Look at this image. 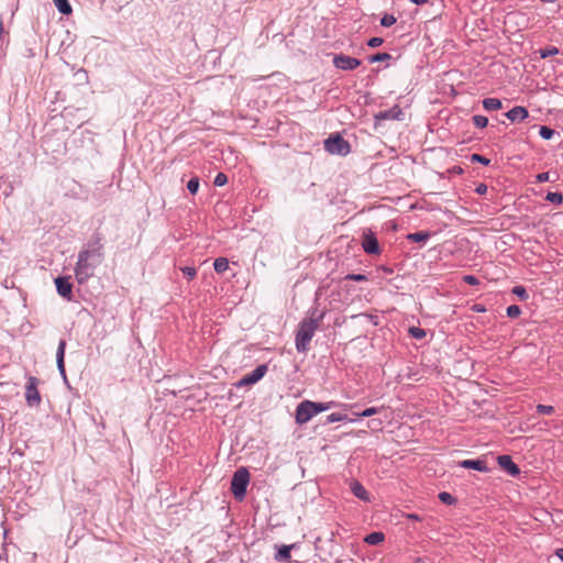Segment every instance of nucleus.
<instances>
[{
  "label": "nucleus",
  "instance_id": "nucleus-1",
  "mask_svg": "<svg viewBox=\"0 0 563 563\" xmlns=\"http://www.w3.org/2000/svg\"><path fill=\"white\" fill-rule=\"evenodd\" d=\"M324 316V310L319 311L317 308H312L308 311V317L299 322L295 338L296 349L299 353H306L309 350V344Z\"/></svg>",
  "mask_w": 563,
  "mask_h": 563
},
{
  "label": "nucleus",
  "instance_id": "nucleus-2",
  "mask_svg": "<svg viewBox=\"0 0 563 563\" xmlns=\"http://www.w3.org/2000/svg\"><path fill=\"white\" fill-rule=\"evenodd\" d=\"M103 256L92 253L87 249H82L78 254L75 266V277L78 284L82 285L93 276L95 269L102 263Z\"/></svg>",
  "mask_w": 563,
  "mask_h": 563
},
{
  "label": "nucleus",
  "instance_id": "nucleus-3",
  "mask_svg": "<svg viewBox=\"0 0 563 563\" xmlns=\"http://www.w3.org/2000/svg\"><path fill=\"white\" fill-rule=\"evenodd\" d=\"M250 484V472L246 467H239L231 481V492L235 499L243 500L247 490V486Z\"/></svg>",
  "mask_w": 563,
  "mask_h": 563
},
{
  "label": "nucleus",
  "instance_id": "nucleus-4",
  "mask_svg": "<svg viewBox=\"0 0 563 563\" xmlns=\"http://www.w3.org/2000/svg\"><path fill=\"white\" fill-rule=\"evenodd\" d=\"M324 150L332 155L346 156L351 152V144L340 134H334L324 141Z\"/></svg>",
  "mask_w": 563,
  "mask_h": 563
},
{
  "label": "nucleus",
  "instance_id": "nucleus-5",
  "mask_svg": "<svg viewBox=\"0 0 563 563\" xmlns=\"http://www.w3.org/2000/svg\"><path fill=\"white\" fill-rule=\"evenodd\" d=\"M40 379L35 376H27L25 385V402L31 408H38L42 397L38 390Z\"/></svg>",
  "mask_w": 563,
  "mask_h": 563
},
{
  "label": "nucleus",
  "instance_id": "nucleus-6",
  "mask_svg": "<svg viewBox=\"0 0 563 563\" xmlns=\"http://www.w3.org/2000/svg\"><path fill=\"white\" fill-rule=\"evenodd\" d=\"M268 366L267 364H261L251 373L244 375L241 379L234 383L236 388H242L245 386H251L260 382L267 373Z\"/></svg>",
  "mask_w": 563,
  "mask_h": 563
},
{
  "label": "nucleus",
  "instance_id": "nucleus-7",
  "mask_svg": "<svg viewBox=\"0 0 563 563\" xmlns=\"http://www.w3.org/2000/svg\"><path fill=\"white\" fill-rule=\"evenodd\" d=\"M332 62L334 67L341 70H354L362 64V62L358 58L351 57L344 54L334 55Z\"/></svg>",
  "mask_w": 563,
  "mask_h": 563
},
{
  "label": "nucleus",
  "instance_id": "nucleus-8",
  "mask_svg": "<svg viewBox=\"0 0 563 563\" xmlns=\"http://www.w3.org/2000/svg\"><path fill=\"white\" fill-rule=\"evenodd\" d=\"M310 406L311 400H303L297 406L295 420L298 424H305L316 416V411Z\"/></svg>",
  "mask_w": 563,
  "mask_h": 563
},
{
  "label": "nucleus",
  "instance_id": "nucleus-9",
  "mask_svg": "<svg viewBox=\"0 0 563 563\" xmlns=\"http://www.w3.org/2000/svg\"><path fill=\"white\" fill-rule=\"evenodd\" d=\"M55 286L57 294L67 299L71 300L73 298V284L70 283L69 276H58L55 278Z\"/></svg>",
  "mask_w": 563,
  "mask_h": 563
},
{
  "label": "nucleus",
  "instance_id": "nucleus-10",
  "mask_svg": "<svg viewBox=\"0 0 563 563\" xmlns=\"http://www.w3.org/2000/svg\"><path fill=\"white\" fill-rule=\"evenodd\" d=\"M362 247L365 253L367 254H379V243L376 239L375 234L372 231L364 232L363 241H362Z\"/></svg>",
  "mask_w": 563,
  "mask_h": 563
},
{
  "label": "nucleus",
  "instance_id": "nucleus-11",
  "mask_svg": "<svg viewBox=\"0 0 563 563\" xmlns=\"http://www.w3.org/2000/svg\"><path fill=\"white\" fill-rule=\"evenodd\" d=\"M499 466L510 476L517 477L520 474L519 466L512 461L510 455L503 454L497 457Z\"/></svg>",
  "mask_w": 563,
  "mask_h": 563
},
{
  "label": "nucleus",
  "instance_id": "nucleus-12",
  "mask_svg": "<svg viewBox=\"0 0 563 563\" xmlns=\"http://www.w3.org/2000/svg\"><path fill=\"white\" fill-rule=\"evenodd\" d=\"M402 114L401 108L396 104L388 110L379 111L374 115V119L376 123L384 120H401Z\"/></svg>",
  "mask_w": 563,
  "mask_h": 563
},
{
  "label": "nucleus",
  "instance_id": "nucleus-13",
  "mask_svg": "<svg viewBox=\"0 0 563 563\" xmlns=\"http://www.w3.org/2000/svg\"><path fill=\"white\" fill-rule=\"evenodd\" d=\"M103 236L100 232H95L84 249H87L91 251L95 254H98L100 256L104 257L103 253V243H102Z\"/></svg>",
  "mask_w": 563,
  "mask_h": 563
},
{
  "label": "nucleus",
  "instance_id": "nucleus-14",
  "mask_svg": "<svg viewBox=\"0 0 563 563\" xmlns=\"http://www.w3.org/2000/svg\"><path fill=\"white\" fill-rule=\"evenodd\" d=\"M65 350H66V340H59L57 351H56V364L60 376L66 380V369H65Z\"/></svg>",
  "mask_w": 563,
  "mask_h": 563
},
{
  "label": "nucleus",
  "instance_id": "nucleus-15",
  "mask_svg": "<svg viewBox=\"0 0 563 563\" xmlns=\"http://www.w3.org/2000/svg\"><path fill=\"white\" fill-rule=\"evenodd\" d=\"M459 466L463 467V468L475 470V471L483 472V473L488 472V466H487L486 461L481 460V459L463 460V461L459 462Z\"/></svg>",
  "mask_w": 563,
  "mask_h": 563
},
{
  "label": "nucleus",
  "instance_id": "nucleus-16",
  "mask_svg": "<svg viewBox=\"0 0 563 563\" xmlns=\"http://www.w3.org/2000/svg\"><path fill=\"white\" fill-rule=\"evenodd\" d=\"M506 118L511 122H521L528 118L529 112L522 106H516L505 113Z\"/></svg>",
  "mask_w": 563,
  "mask_h": 563
},
{
  "label": "nucleus",
  "instance_id": "nucleus-17",
  "mask_svg": "<svg viewBox=\"0 0 563 563\" xmlns=\"http://www.w3.org/2000/svg\"><path fill=\"white\" fill-rule=\"evenodd\" d=\"M350 489L352 494L357 497L358 499L363 501H371V495L366 490V488L358 482V481H352L350 483Z\"/></svg>",
  "mask_w": 563,
  "mask_h": 563
},
{
  "label": "nucleus",
  "instance_id": "nucleus-18",
  "mask_svg": "<svg viewBox=\"0 0 563 563\" xmlns=\"http://www.w3.org/2000/svg\"><path fill=\"white\" fill-rule=\"evenodd\" d=\"M296 547V544H289V545H282L277 553L275 554V560L277 562H285L290 559V552Z\"/></svg>",
  "mask_w": 563,
  "mask_h": 563
},
{
  "label": "nucleus",
  "instance_id": "nucleus-19",
  "mask_svg": "<svg viewBox=\"0 0 563 563\" xmlns=\"http://www.w3.org/2000/svg\"><path fill=\"white\" fill-rule=\"evenodd\" d=\"M431 236L429 231H418L413 233H409L406 238L408 241L416 243H426Z\"/></svg>",
  "mask_w": 563,
  "mask_h": 563
},
{
  "label": "nucleus",
  "instance_id": "nucleus-20",
  "mask_svg": "<svg viewBox=\"0 0 563 563\" xmlns=\"http://www.w3.org/2000/svg\"><path fill=\"white\" fill-rule=\"evenodd\" d=\"M482 103L483 108L487 111H495L503 107V103L498 98H485Z\"/></svg>",
  "mask_w": 563,
  "mask_h": 563
},
{
  "label": "nucleus",
  "instance_id": "nucleus-21",
  "mask_svg": "<svg viewBox=\"0 0 563 563\" xmlns=\"http://www.w3.org/2000/svg\"><path fill=\"white\" fill-rule=\"evenodd\" d=\"M336 406V402L335 401H328V402H314V401H311V408L313 411H316V415L320 413V412H323V411H327L333 407Z\"/></svg>",
  "mask_w": 563,
  "mask_h": 563
},
{
  "label": "nucleus",
  "instance_id": "nucleus-22",
  "mask_svg": "<svg viewBox=\"0 0 563 563\" xmlns=\"http://www.w3.org/2000/svg\"><path fill=\"white\" fill-rule=\"evenodd\" d=\"M216 273L223 274L229 268V261L225 257H218L213 262Z\"/></svg>",
  "mask_w": 563,
  "mask_h": 563
},
{
  "label": "nucleus",
  "instance_id": "nucleus-23",
  "mask_svg": "<svg viewBox=\"0 0 563 563\" xmlns=\"http://www.w3.org/2000/svg\"><path fill=\"white\" fill-rule=\"evenodd\" d=\"M384 538L385 537H384L383 532L375 531V532L367 534L365 537L364 541L368 544L377 545L384 541Z\"/></svg>",
  "mask_w": 563,
  "mask_h": 563
},
{
  "label": "nucleus",
  "instance_id": "nucleus-24",
  "mask_svg": "<svg viewBox=\"0 0 563 563\" xmlns=\"http://www.w3.org/2000/svg\"><path fill=\"white\" fill-rule=\"evenodd\" d=\"M55 7L62 14H70L73 9L68 0H53Z\"/></svg>",
  "mask_w": 563,
  "mask_h": 563
},
{
  "label": "nucleus",
  "instance_id": "nucleus-25",
  "mask_svg": "<svg viewBox=\"0 0 563 563\" xmlns=\"http://www.w3.org/2000/svg\"><path fill=\"white\" fill-rule=\"evenodd\" d=\"M340 421L354 422L355 419H349L346 415H343L340 412H333V413L329 415L325 419V423H333V422H340Z\"/></svg>",
  "mask_w": 563,
  "mask_h": 563
},
{
  "label": "nucleus",
  "instance_id": "nucleus-26",
  "mask_svg": "<svg viewBox=\"0 0 563 563\" xmlns=\"http://www.w3.org/2000/svg\"><path fill=\"white\" fill-rule=\"evenodd\" d=\"M559 48L556 46H545L544 48L539 49V55L542 59L548 58L550 56H554L559 54Z\"/></svg>",
  "mask_w": 563,
  "mask_h": 563
},
{
  "label": "nucleus",
  "instance_id": "nucleus-27",
  "mask_svg": "<svg viewBox=\"0 0 563 563\" xmlns=\"http://www.w3.org/2000/svg\"><path fill=\"white\" fill-rule=\"evenodd\" d=\"M393 57L389 53H376L368 57L369 63H379L390 60Z\"/></svg>",
  "mask_w": 563,
  "mask_h": 563
},
{
  "label": "nucleus",
  "instance_id": "nucleus-28",
  "mask_svg": "<svg viewBox=\"0 0 563 563\" xmlns=\"http://www.w3.org/2000/svg\"><path fill=\"white\" fill-rule=\"evenodd\" d=\"M409 334L413 338V339H417V340H422L426 338L427 335V332L424 329L422 328H418V327H410L409 330H408Z\"/></svg>",
  "mask_w": 563,
  "mask_h": 563
},
{
  "label": "nucleus",
  "instance_id": "nucleus-29",
  "mask_svg": "<svg viewBox=\"0 0 563 563\" xmlns=\"http://www.w3.org/2000/svg\"><path fill=\"white\" fill-rule=\"evenodd\" d=\"M512 294L516 295L520 300H527L529 298V295H528V291L527 289L521 286V285H518V286H515L512 288Z\"/></svg>",
  "mask_w": 563,
  "mask_h": 563
},
{
  "label": "nucleus",
  "instance_id": "nucleus-30",
  "mask_svg": "<svg viewBox=\"0 0 563 563\" xmlns=\"http://www.w3.org/2000/svg\"><path fill=\"white\" fill-rule=\"evenodd\" d=\"M545 200L551 203L561 205L563 202V196L561 192H548Z\"/></svg>",
  "mask_w": 563,
  "mask_h": 563
},
{
  "label": "nucleus",
  "instance_id": "nucleus-31",
  "mask_svg": "<svg viewBox=\"0 0 563 563\" xmlns=\"http://www.w3.org/2000/svg\"><path fill=\"white\" fill-rule=\"evenodd\" d=\"M473 123L478 129H484L488 125V119L484 115L476 114L473 117Z\"/></svg>",
  "mask_w": 563,
  "mask_h": 563
},
{
  "label": "nucleus",
  "instance_id": "nucleus-32",
  "mask_svg": "<svg viewBox=\"0 0 563 563\" xmlns=\"http://www.w3.org/2000/svg\"><path fill=\"white\" fill-rule=\"evenodd\" d=\"M438 497L445 505H454L456 503V498L448 492H441Z\"/></svg>",
  "mask_w": 563,
  "mask_h": 563
},
{
  "label": "nucleus",
  "instance_id": "nucleus-33",
  "mask_svg": "<svg viewBox=\"0 0 563 563\" xmlns=\"http://www.w3.org/2000/svg\"><path fill=\"white\" fill-rule=\"evenodd\" d=\"M555 131L549 126L542 125L539 130V135L543 140H551L554 135Z\"/></svg>",
  "mask_w": 563,
  "mask_h": 563
},
{
  "label": "nucleus",
  "instance_id": "nucleus-34",
  "mask_svg": "<svg viewBox=\"0 0 563 563\" xmlns=\"http://www.w3.org/2000/svg\"><path fill=\"white\" fill-rule=\"evenodd\" d=\"M187 189L191 195H196L199 189V178L198 177L190 178L189 181L187 183Z\"/></svg>",
  "mask_w": 563,
  "mask_h": 563
},
{
  "label": "nucleus",
  "instance_id": "nucleus-35",
  "mask_svg": "<svg viewBox=\"0 0 563 563\" xmlns=\"http://www.w3.org/2000/svg\"><path fill=\"white\" fill-rule=\"evenodd\" d=\"M396 18L393 14L385 13L380 19V25L389 27L396 23Z\"/></svg>",
  "mask_w": 563,
  "mask_h": 563
},
{
  "label": "nucleus",
  "instance_id": "nucleus-36",
  "mask_svg": "<svg viewBox=\"0 0 563 563\" xmlns=\"http://www.w3.org/2000/svg\"><path fill=\"white\" fill-rule=\"evenodd\" d=\"M536 411L539 415H552L554 412V407L553 406H549V405L539 404L536 407Z\"/></svg>",
  "mask_w": 563,
  "mask_h": 563
},
{
  "label": "nucleus",
  "instance_id": "nucleus-37",
  "mask_svg": "<svg viewBox=\"0 0 563 563\" xmlns=\"http://www.w3.org/2000/svg\"><path fill=\"white\" fill-rule=\"evenodd\" d=\"M506 312H507V317H509V318H512V319H514V318H517V317H519V316H520V313H521V309H520V307H519V306H517V305H511V306H508V307H507Z\"/></svg>",
  "mask_w": 563,
  "mask_h": 563
},
{
  "label": "nucleus",
  "instance_id": "nucleus-38",
  "mask_svg": "<svg viewBox=\"0 0 563 563\" xmlns=\"http://www.w3.org/2000/svg\"><path fill=\"white\" fill-rule=\"evenodd\" d=\"M380 411V408L377 407H369L363 410L362 412L357 413L356 416L360 418H367L372 417Z\"/></svg>",
  "mask_w": 563,
  "mask_h": 563
},
{
  "label": "nucleus",
  "instance_id": "nucleus-39",
  "mask_svg": "<svg viewBox=\"0 0 563 563\" xmlns=\"http://www.w3.org/2000/svg\"><path fill=\"white\" fill-rule=\"evenodd\" d=\"M471 162L472 163H479V164H482L484 166H487V165H489L490 159L485 157V156H483V155H479V154H472L471 155Z\"/></svg>",
  "mask_w": 563,
  "mask_h": 563
},
{
  "label": "nucleus",
  "instance_id": "nucleus-40",
  "mask_svg": "<svg viewBox=\"0 0 563 563\" xmlns=\"http://www.w3.org/2000/svg\"><path fill=\"white\" fill-rule=\"evenodd\" d=\"M228 183V176L224 173H218L214 177L213 184L217 187H222Z\"/></svg>",
  "mask_w": 563,
  "mask_h": 563
},
{
  "label": "nucleus",
  "instance_id": "nucleus-41",
  "mask_svg": "<svg viewBox=\"0 0 563 563\" xmlns=\"http://www.w3.org/2000/svg\"><path fill=\"white\" fill-rule=\"evenodd\" d=\"M183 274L189 279H194L197 275V269L195 267H191V266H185V267H181L180 268Z\"/></svg>",
  "mask_w": 563,
  "mask_h": 563
},
{
  "label": "nucleus",
  "instance_id": "nucleus-42",
  "mask_svg": "<svg viewBox=\"0 0 563 563\" xmlns=\"http://www.w3.org/2000/svg\"><path fill=\"white\" fill-rule=\"evenodd\" d=\"M345 279L353 280V282H366L367 276L364 274H347L345 276Z\"/></svg>",
  "mask_w": 563,
  "mask_h": 563
},
{
  "label": "nucleus",
  "instance_id": "nucleus-43",
  "mask_svg": "<svg viewBox=\"0 0 563 563\" xmlns=\"http://www.w3.org/2000/svg\"><path fill=\"white\" fill-rule=\"evenodd\" d=\"M384 43L382 37H372L367 41V46L371 48H376Z\"/></svg>",
  "mask_w": 563,
  "mask_h": 563
},
{
  "label": "nucleus",
  "instance_id": "nucleus-44",
  "mask_svg": "<svg viewBox=\"0 0 563 563\" xmlns=\"http://www.w3.org/2000/svg\"><path fill=\"white\" fill-rule=\"evenodd\" d=\"M463 280L467 284V285H471V286H476L479 284L478 279L476 276L474 275H465L463 277Z\"/></svg>",
  "mask_w": 563,
  "mask_h": 563
},
{
  "label": "nucleus",
  "instance_id": "nucleus-45",
  "mask_svg": "<svg viewBox=\"0 0 563 563\" xmlns=\"http://www.w3.org/2000/svg\"><path fill=\"white\" fill-rule=\"evenodd\" d=\"M550 175L548 172L540 173L536 176L537 183H545L549 181Z\"/></svg>",
  "mask_w": 563,
  "mask_h": 563
},
{
  "label": "nucleus",
  "instance_id": "nucleus-46",
  "mask_svg": "<svg viewBox=\"0 0 563 563\" xmlns=\"http://www.w3.org/2000/svg\"><path fill=\"white\" fill-rule=\"evenodd\" d=\"M475 192L477 195H485L487 192V185L484 183H481L476 186Z\"/></svg>",
  "mask_w": 563,
  "mask_h": 563
},
{
  "label": "nucleus",
  "instance_id": "nucleus-47",
  "mask_svg": "<svg viewBox=\"0 0 563 563\" xmlns=\"http://www.w3.org/2000/svg\"><path fill=\"white\" fill-rule=\"evenodd\" d=\"M406 517L408 520L421 521V517L417 514H408Z\"/></svg>",
  "mask_w": 563,
  "mask_h": 563
},
{
  "label": "nucleus",
  "instance_id": "nucleus-48",
  "mask_svg": "<svg viewBox=\"0 0 563 563\" xmlns=\"http://www.w3.org/2000/svg\"><path fill=\"white\" fill-rule=\"evenodd\" d=\"M473 310L476 312H484L486 309L483 305L476 303V305H474Z\"/></svg>",
  "mask_w": 563,
  "mask_h": 563
},
{
  "label": "nucleus",
  "instance_id": "nucleus-49",
  "mask_svg": "<svg viewBox=\"0 0 563 563\" xmlns=\"http://www.w3.org/2000/svg\"><path fill=\"white\" fill-rule=\"evenodd\" d=\"M4 34V29H3V18L2 15L0 14V40L2 38Z\"/></svg>",
  "mask_w": 563,
  "mask_h": 563
},
{
  "label": "nucleus",
  "instance_id": "nucleus-50",
  "mask_svg": "<svg viewBox=\"0 0 563 563\" xmlns=\"http://www.w3.org/2000/svg\"><path fill=\"white\" fill-rule=\"evenodd\" d=\"M411 3H415L417 5H422L429 2V0H409Z\"/></svg>",
  "mask_w": 563,
  "mask_h": 563
},
{
  "label": "nucleus",
  "instance_id": "nucleus-51",
  "mask_svg": "<svg viewBox=\"0 0 563 563\" xmlns=\"http://www.w3.org/2000/svg\"><path fill=\"white\" fill-rule=\"evenodd\" d=\"M556 556L563 562V548L556 550Z\"/></svg>",
  "mask_w": 563,
  "mask_h": 563
},
{
  "label": "nucleus",
  "instance_id": "nucleus-52",
  "mask_svg": "<svg viewBox=\"0 0 563 563\" xmlns=\"http://www.w3.org/2000/svg\"><path fill=\"white\" fill-rule=\"evenodd\" d=\"M371 423H372L373 426H375V427H379V426H382V421H380V420H375V419H374V420H372V422H371Z\"/></svg>",
  "mask_w": 563,
  "mask_h": 563
},
{
  "label": "nucleus",
  "instance_id": "nucleus-53",
  "mask_svg": "<svg viewBox=\"0 0 563 563\" xmlns=\"http://www.w3.org/2000/svg\"><path fill=\"white\" fill-rule=\"evenodd\" d=\"M453 172L461 174L463 172V169L461 167H453Z\"/></svg>",
  "mask_w": 563,
  "mask_h": 563
},
{
  "label": "nucleus",
  "instance_id": "nucleus-54",
  "mask_svg": "<svg viewBox=\"0 0 563 563\" xmlns=\"http://www.w3.org/2000/svg\"><path fill=\"white\" fill-rule=\"evenodd\" d=\"M413 563H424V561L420 558L416 559V561Z\"/></svg>",
  "mask_w": 563,
  "mask_h": 563
}]
</instances>
